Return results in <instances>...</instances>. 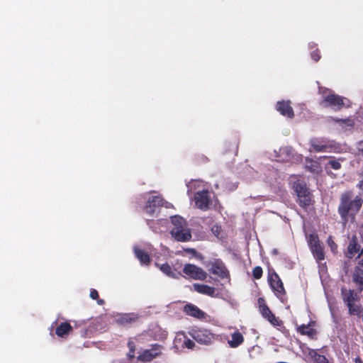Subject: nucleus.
Listing matches in <instances>:
<instances>
[{
  "mask_svg": "<svg viewBox=\"0 0 363 363\" xmlns=\"http://www.w3.org/2000/svg\"><path fill=\"white\" fill-rule=\"evenodd\" d=\"M352 198V193L350 191H346L341 195L338 212L344 220H346L349 212L355 213L362 207L363 201L360 196H356L353 199Z\"/></svg>",
  "mask_w": 363,
  "mask_h": 363,
  "instance_id": "obj_1",
  "label": "nucleus"
},
{
  "mask_svg": "<svg viewBox=\"0 0 363 363\" xmlns=\"http://www.w3.org/2000/svg\"><path fill=\"white\" fill-rule=\"evenodd\" d=\"M172 228L171 229L172 236L179 242H187L191 238L190 229L187 226L186 220L181 216H174L171 217Z\"/></svg>",
  "mask_w": 363,
  "mask_h": 363,
  "instance_id": "obj_2",
  "label": "nucleus"
},
{
  "mask_svg": "<svg viewBox=\"0 0 363 363\" xmlns=\"http://www.w3.org/2000/svg\"><path fill=\"white\" fill-rule=\"evenodd\" d=\"M319 93L322 95L321 106L340 110L345 104L344 99L335 94L332 90L320 87Z\"/></svg>",
  "mask_w": 363,
  "mask_h": 363,
  "instance_id": "obj_3",
  "label": "nucleus"
},
{
  "mask_svg": "<svg viewBox=\"0 0 363 363\" xmlns=\"http://www.w3.org/2000/svg\"><path fill=\"white\" fill-rule=\"evenodd\" d=\"M191 335L200 344L208 345L212 343L214 340V335L206 329H193L191 330Z\"/></svg>",
  "mask_w": 363,
  "mask_h": 363,
  "instance_id": "obj_4",
  "label": "nucleus"
},
{
  "mask_svg": "<svg viewBox=\"0 0 363 363\" xmlns=\"http://www.w3.org/2000/svg\"><path fill=\"white\" fill-rule=\"evenodd\" d=\"M294 187L297 194L299 204L303 207L309 206L311 203V196L306 185L298 182L294 183Z\"/></svg>",
  "mask_w": 363,
  "mask_h": 363,
  "instance_id": "obj_5",
  "label": "nucleus"
},
{
  "mask_svg": "<svg viewBox=\"0 0 363 363\" xmlns=\"http://www.w3.org/2000/svg\"><path fill=\"white\" fill-rule=\"evenodd\" d=\"M320 163L324 166L328 174H330L331 169L338 170L341 168V163L344 161L342 158H335L333 157H321L319 158Z\"/></svg>",
  "mask_w": 363,
  "mask_h": 363,
  "instance_id": "obj_6",
  "label": "nucleus"
},
{
  "mask_svg": "<svg viewBox=\"0 0 363 363\" xmlns=\"http://www.w3.org/2000/svg\"><path fill=\"white\" fill-rule=\"evenodd\" d=\"M195 205L201 210L209 208L211 200L208 191H198L194 196Z\"/></svg>",
  "mask_w": 363,
  "mask_h": 363,
  "instance_id": "obj_7",
  "label": "nucleus"
},
{
  "mask_svg": "<svg viewBox=\"0 0 363 363\" xmlns=\"http://www.w3.org/2000/svg\"><path fill=\"white\" fill-rule=\"evenodd\" d=\"M184 272L191 278L197 280H204L206 278V273L200 267L188 264L184 267Z\"/></svg>",
  "mask_w": 363,
  "mask_h": 363,
  "instance_id": "obj_8",
  "label": "nucleus"
},
{
  "mask_svg": "<svg viewBox=\"0 0 363 363\" xmlns=\"http://www.w3.org/2000/svg\"><path fill=\"white\" fill-rule=\"evenodd\" d=\"M162 347L158 345H153L150 349L143 350L138 357L141 362H150L162 353Z\"/></svg>",
  "mask_w": 363,
  "mask_h": 363,
  "instance_id": "obj_9",
  "label": "nucleus"
},
{
  "mask_svg": "<svg viewBox=\"0 0 363 363\" xmlns=\"http://www.w3.org/2000/svg\"><path fill=\"white\" fill-rule=\"evenodd\" d=\"M207 267L210 272L222 279L227 277L228 275V272L224 264L220 260L211 262L207 265Z\"/></svg>",
  "mask_w": 363,
  "mask_h": 363,
  "instance_id": "obj_10",
  "label": "nucleus"
},
{
  "mask_svg": "<svg viewBox=\"0 0 363 363\" xmlns=\"http://www.w3.org/2000/svg\"><path fill=\"white\" fill-rule=\"evenodd\" d=\"M259 309L262 316L274 325H279V320L272 313L262 298L258 299Z\"/></svg>",
  "mask_w": 363,
  "mask_h": 363,
  "instance_id": "obj_11",
  "label": "nucleus"
},
{
  "mask_svg": "<svg viewBox=\"0 0 363 363\" xmlns=\"http://www.w3.org/2000/svg\"><path fill=\"white\" fill-rule=\"evenodd\" d=\"M269 282L272 289L274 291L277 297L280 298L282 295L284 294L285 290L283 286V283L279 277L276 273H273L269 275Z\"/></svg>",
  "mask_w": 363,
  "mask_h": 363,
  "instance_id": "obj_12",
  "label": "nucleus"
},
{
  "mask_svg": "<svg viewBox=\"0 0 363 363\" xmlns=\"http://www.w3.org/2000/svg\"><path fill=\"white\" fill-rule=\"evenodd\" d=\"M194 345V342L188 338L184 333L177 334L174 340V346L177 350L185 347L192 349Z\"/></svg>",
  "mask_w": 363,
  "mask_h": 363,
  "instance_id": "obj_13",
  "label": "nucleus"
},
{
  "mask_svg": "<svg viewBox=\"0 0 363 363\" xmlns=\"http://www.w3.org/2000/svg\"><path fill=\"white\" fill-rule=\"evenodd\" d=\"M163 205L162 199L158 196H151L148 198L147 205L145 206L146 211L152 214L155 211V208Z\"/></svg>",
  "mask_w": 363,
  "mask_h": 363,
  "instance_id": "obj_14",
  "label": "nucleus"
},
{
  "mask_svg": "<svg viewBox=\"0 0 363 363\" xmlns=\"http://www.w3.org/2000/svg\"><path fill=\"white\" fill-rule=\"evenodd\" d=\"M277 109L283 116L289 118L294 116V111L289 101H279L277 104Z\"/></svg>",
  "mask_w": 363,
  "mask_h": 363,
  "instance_id": "obj_15",
  "label": "nucleus"
},
{
  "mask_svg": "<svg viewBox=\"0 0 363 363\" xmlns=\"http://www.w3.org/2000/svg\"><path fill=\"white\" fill-rule=\"evenodd\" d=\"M192 286L194 290L199 294L208 295L210 296H215L216 290L213 287L201 284H194Z\"/></svg>",
  "mask_w": 363,
  "mask_h": 363,
  "instance_id": "obj_16",
  "label": "nucleus"
},
{
  "mask_svg": "<svg viewBox=\"0 0 363 363\" xmlns=\"http://www.w3.org/2000/svg\"><path fill=\"white\" fill-rule=\"evenodd\" d=\"M244 341L243 335L238 331H235L231 334L230 337L228 338V343L232 348H236Z\"/></svg>",
  "mask_w": 363,
  "mask_h": 363,
  "instance_id": "obj_17",
  "label": "nucleus"
},
{
  "mask_svg": "<svg viewBox=\"0 0 363 363\" xmlns=\"http://www.w3.org/2000/svg\"><path fill=\"white\" fill-rule=\"evenodd\" d=\"M310 143L311 145V151L323 152L330 147L325 140L320 139L314 138Z\"/></svg>",
  "mask_w": 363,
  "mask_h": 363,
  "instance_id": "obj_18",
  "label": "nucleus"
},
{
  "mask_svg": "<svg viewBox=\"0 0 363 363\" xmlns=\"http://www.w3.org/2000/svg\"><path fill=\"white\" fill-rule=\"evenodd\" d=\"M342 296L346 305H351V303L357 302L359 301L357 294L352 290H347L346 289H342Z\"/></svg>",
  "mask_w": 363,
  "mask_h": 363,
  "instance_id": "obj_19",
  "label": "nucleus"
},
{
  "mask_svg": "<svg viewBox=\"0 0 363 363\" xmlns=\"http://www.w3.org/2000/svg\"><path fill=\"white\" fill-rule=\"evenodd\" d=\"M156 266L159 267V269L167 276L174 278L178 279L181 274L177 272L175 269H172V267L167 263L160 264L156 263Z\"/></svg>",
  "mask_w": 363,
  "mask_h": 363,
  "instance_id": "obj_20",
  "label": "nucleus"
},
{
  "mask_svg": "<svg viewBox=\"0 0 363 363\" xmlns=\"http://www.w3.org/2000/svg\"><path fill=\"white\" fill-rule=\"evenodd\" d=\"M184 312L191 316L201 318L204 317V313L201 311L197 306L192 304H187L184 306Z\"/></svg>",
  "mask_w": 363,
  "mask_h": 363,
  "instance_id": "obj_21",
  "label": "nucleus"
},
{
  "mask_svg": "<svg viewBox=\"0 0 363 363\" xmlns=\"http://www.w3.org/2000/svg\"><path fill=\"white\" fill-rule=\"evenodd\" d=\"M352 280L357 285L358 289L362 291L363 290V270L359 267H356L353 276Z\"/></svg>",
  "mask_w": 363,
  "mask_h": 363,
  "instance_id": "obj_22",
  "label": "nucleus"
},
{
  "mask_svg": "<svg viewBox=\"0 0 363 363\" xmlns=\"http://www.w3.org/2000/svg\"><path fill=\"white\" fill-rule=\"evenodd\" d=\"M72 330V326L69 323H62L56 329V334L57 336L64 337L67 335Z\"/></svg>",
  "mask_w": 363,
  "mask_h": 363,
  "instance_id": "obj_23",
  "label": "nucleus"
},
{
  "mask_svg": "<svg viewBox=\"0 0 363 363\" xmlns=\"http://www.w3.org/2000/svg\"><path fill=\"white\" fill-rule=\"evenodd\" d=\"M137 319V315L133 313H126L120 315L116 321L121 324L130 323Z\"/></svg>",
  "mask_w": 363,
  "mask_h": 363,
  "instance_id": "obj_24",
  "label": "nucleus"
},
{
  "mask_svg": "<svg viewBox=\"0 0 363 363\" xmlns=\"http://www.w3.org/2000/svg\"><path fill=\"white\" fill-rule=\"evenodd\" d=\"M134 252L137 258L140 261L141 264H148L150 262L149 255L144 251L140 250L137 247H134Z\"/></svg>",
  "mask_w": 363,
  "mask_h": 363,
  "instance_id": "obj_25",
  "label": "nucleus"
},
{
  "mask_svg": "<svg viewBox=\"0 0 363 363\" xmlns=\"http://www.w3.org/2000/svg\"><path fill=\"white\" fill-rule=\"evenodd\" d=\"M320 164H321L320 162H318L317 161L307 159L306 167L312 172H318L320 169Z\"/></svg>",
  "mask_w": 363,
  "mask_h": 363,
  "instance_id": "obj_26",
  "label": "nucleus"
},
{
  "mask_svg": "<svg viewBox=\"0 0 363 363\" xmlns=\"http://www.w3.org/2000/svg\"><path fill=\"white\" fill-rule=\"evenodd\" d=\"M311 250L314 257L317 259H318V260L324 259V257H325L324 253H323V249L320 245L311 248Z\"/></svg>",
  "mask_w": 363,
  "mask_h": 363,
  "instance_id": "obj_27",
  "label": "nucleus"
},
{
  "mask_svg": "<svg viewBox=\"0 0 363 363\" xmlns=\"http://www.w3.org/2000/svg\"><path fill=\"white\" fill-rule=\"evenodd\" d=\"M349 308L350 314L354 315H358L360 313V306L357 304V302L351 303V305H347Z\"/></svg>",
  "mask_w": 363,
  "mask_h": 363,
  "instance_id": "obj_28",
  "label": "nucleus"
},
{
  "mask_svg": "<svg viewBox=\"0 0 363 363\" xmlns=\"http://www.w3.org/2000/svg\"><path fill=\"white\" fill-rule=\"evenodd\" d=\"M308 242L310 246V248H312L315 246H318L320 245L318 238L315 234H311L308 235Z\"/></svg>",
  "mask_w": 363,
  "mask_h": 363,
  "instance_id": "obj_29",
  "label": "nucleus"
},
{
  "mask_svg": "<svg viewBox=\"0 0 363 363\" xmlns=\"http://www.w3.org/2000/svg\"><path fill=\"white\" fill-rule=\"evenodd\" d=\"M307 352V355L308 358H310L311 360L314 361L318 357H319L320 354L317 353V352L312 349H307L306 351V353Z\"/></svg>",
  "mask_w": 363,
  "mask_h": 363,
  "instance_id": "obj_30",
  "label": "nucleus"
},
{
  "mask_svg": "<svg viewBox=\"0 0 363 363\" xmlns=\"http://www.w3.org/2000/svg\"><path fill=\"white\" fill-rule=\"evenodd\" d=\"M335 121L337 122H341L342 126H344V127L347 126V127L351 128L354 125V121L350 118H347V119H344V120L336 119Z\"/></svg>",
  "mask_w": 363,
  "mask_h": 363,
  "instance_id": "obj_31",
  "label": "nucleus"
},
{
  "mask_svg": "<svg viewBox=\"0 0 363 363\" xmlns=\"http://www.w3.org/2000/svg\"><path fill=\"white\" fill-rule=\"evenodd\" d=\"M253 277L255 279H259L262 275V269L259 267H256L252 272Z\"/></svg>",
  "mask_w": 363,
  "mask_h": 363,
  "instance_id": "obj_32",
  "label": "nucleus"
},
{
  "mask_svg": "<svg viewBox=\"0 0 363 363\" xmlns=\"http://www.w3.org/2000/svg\"><path fill=\"white\" fill-rule=\"evenodd\" d=\"M298 331L301 333V334H306V335H310L311 334V329L309 328L308 326L306 325H301L298 328Z\"/></svg>",
  "mask_w": 363,
  "mask_h": 363,
  "instance_id": "obj_33",
  "label": "nucleus"
},
{
  "mask_svg": "<svg viewBox=\"0 0 363 363\" xmlns=\"http://www.w3.org/2000/svg\"><path fill=\"white\" fill-rule=\"evenodd\" d=\"M328 244L330 247L331 251L335 253L337 250V246L335 244L334 241L333 240L331 237H329L328 238Z\"/></svg>",
  "mask_w": 363,
  "mask_h": 363,
  "instance_id": "obj_34",
  "label": "nucleus"
},
{
  "mask_svg": "<svg viewBox=\"0 0 363 363\" xmlns=\"http://www.w3.org/2000/svg\"><path fill=\"white\" fill-rule=\"evenodd\" d=\"M356 251H357L356 244L350 243V245L348 246V254H350V255H348V256L352 257V255H353V252H356Z\"/></svg>",
  "mask_w": 363,
  "mask_h": 363,
  "instance_id": "obj_35",
  "label": "nucleus"
},
{
  "mask_svg": "<svg viewBox=\"0 0 363 363\" xmlns=\"http://www.w3.org/2000/svg\"><path fill=\"white\" fill-rule=\"evenodd\" d=\"M316 363H330L328 360L323 355H319L318 358L314 360Z\"/></svg>",
  "mask_w": 363,
  "mask_h": 363,
  "instance_id": "obj_36",
  "label": "nucleus"
},
{
  "mask_svg": "<svg viewBox=\"0 0 363 363\" xmlns=\"http://www.w3.org/2000/svg\"><path fill=\"white\" fill-rule=\"evenodd\" d=\"M211 230L213 233L216 236L218 237L221 230V228L218 225H214L212 227Z\"/></svg>",
  "mask_w": 363,
  "mask_h": 363,
  "instance_id": "obj_37",
  "label": "nucleus"
},
{
  "mask_svg": "<svg viewBox=\"0 0 363 363\" xmlns=\"http://www.w3.org/2000/svg\"><path fill=\"white\" fill-rule=\"evenodd\" d=\"M128 347L130 348V353H128V357L130 358H132L133 357V352H134V345H133V343L132 342H128Z\"/></svg>",
  "mask_w": 363,
  "mask_h": 363,
  "instance_id": "obj_38",
  "label": "nucleus"
},
{
  "mask_svg": "<svg viewBox=\"0 0 363 363\" xmlns=\"http://www.w3.org/2000/svg\"><path fill=\"white\" fill-rule=\"evenodd\" d=\"M357 148L359 153L363 155V140L359 141L357 145Z\"/></svg>",
  "mask_w": 363,
  "mask_h": 363,
  "instance_id": "obj_39",
  "label": "nucleus"
},
{
  "mask_svg": "<svg viewBox=\"0 0 363 363\" xmlns=\"http://www.w3.org/2000/svg\"><path fill=\"white\" fill-rule=\"evenodd\" d=\"M90 296L93 299H96L99 296V294L96 290H92L90 293Z\"/></svg>",
  "mask_w": 363,
  "mask_h": 363,
  "instance_id": "obj_40",
  "label": "nucleus"
},
{
  "mask_svg": "<svg viewBox=\"0 0 363 363\" xmlns=\"http://www.w3.org/2000/svg\"><path fill=\"white\" fill-rule=\"evenodd\" d=\"M311 57L315 62H317L320 59V55L317 52H313L311 54Z\"/></svg>",
  "mask_w": 363,
  "mask_h": 363,
  "instance_id": "obj_41",
  "label": "nucleus"
},
{
  "mask_svg": "<svg viewBox=\"0 0 363 363\" xmlns=\"http://www.w3.org/2000/svg\"><path fill=\"white\" fill-rule=\"evenodd\" d=\"M359 264L363 265V252L359 255Z\"/></svg>",
  "mask_w": 363,
  "mask_h": 363,
  "instance_id": "obj_42",
  "label": "nucleus"
},
{
  "mask_svg": "<svg viewBox=\"0 0 363 363\" xmlns=\"http://www.w3.org/2000/svg\"><path fill=\"white\" fill-rule=\"evenodd\" d=\"M360 234H361L362 237L363 238V225H362L361 229H360Z\"/></svg>",
  "mask_w": 363,
  "mask_h": 363,
  "instance_id": "obj_43",
  "label": "nucleus"
},
{
  "mask_svg": "<svg viewBox=\"0 0 363 363\" xmlns=\"http://www.w3.org/2000/svg\"><path fill=\"white\" fill-rule=\"evenodd\" d=\"M113 363H123V362L121 360H116V361H113Z\"/></svg>",
  "mask_w": 363,
  "mask_h": 363,
  "instance_id": "obj_44",
  "label": "nucleus"
},
{
  "mask_svg": "<svg viewBox=\"0 0 363 363\" xmlns=\"http://www.w3.org/2000/svg\"><path fill=\"white\" fill-rule=\"evenodd\" d=\"M272 252H273L274 255L277 254V250H276V249L273 250Z\"/></svg>",
  "mask_w": 363,
  "mask_h": 363,
  "instance_id": "obj_45",
  "label": "nucleus"
},
{
  "mask_svg": "<svg viewBox=\"0 0 363 363\" xmlns=\"http://www.w3.org/2000/svg\"><path fill=\"white\" fill-rule=\"evenodd\" d=\"M98 303H99V304H102V303H104V301H103V300H99V301H98Z\"/></svg>",
  "mask_w": 363,
  "mask_h": 363,
  "instance_id": "obj_46",
  "label": "nucleus"
},
{
  "mask_svg": "<svg viewBox=\"0 0 363 363\" xmlns=\"http://www.w3.org/2000/svg\"><path fill=\"white\" fill-rule=\"evenodd\" d=\"M356 363H363V362H362L361 360L357 359V360L356 361Z\"/></svg>",
  "mask_w": 363,
  "mask_h": 363,
  "instance_id": "obj_47",
  "label": "nucleus"
}]
</instances>
